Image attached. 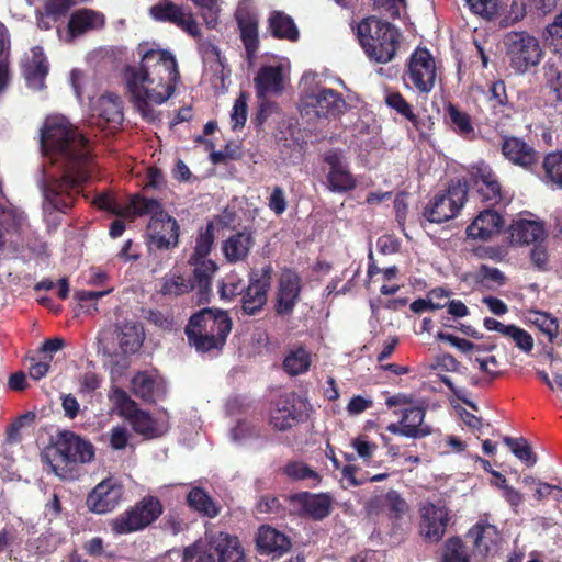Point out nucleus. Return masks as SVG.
<instances>
[{
  "mask_svg": "<svg viewBox=\"0 0 562 562\" xmlns=\"http://www.w3.org/2000/svg\"><path fill=\"white\" fill-rule=\"evenodd\" d=\"M41 148L63 171L43 183L45 212L67 214L94 171L89 139L65 116H48L41 128Z\"/></svg>",
  "mask_w": 562,
  "mask_h": 562,
  "instance_id": "obj_1",
  "label": "nucleus"
},
{
  "mask_svg": "<svg viewBox=\"0 0 562 562\" xmlns=\"http://www.w3.org/2000/svg\"><path fill=\"white\" fill-rule=\"evenodd\" d=\"M125 76L136 111L147 122L158 121L159 112L150 104H162L175 93L180 79L176 57L169 50L148 49L142 54L139 67H126Z\"/></svg>",
  "mask_w": 562,
  "mask_h": 562,
  "instance_id": "obj_2",
  "label": "nucleus"
},
{
  "mask_svg": "<svg viewBox=\"0 0 562 562\" xmlns=\"http://www.w3.org/2000/svg\"><path fill=\"white\" fill-rule=\"evenodd\" d=\"M233 328L227 311L203 307L193 313L184 327L188 344L199 353L220 352Z\"/></svg>",
  "mask_w": 562,
  "mask_h": 562,
  "instance_id": "obj_3",
  "label": "nucleus"
},
{
  "mask_svg": "<svg viewBox=\"0 0 562 562\" xmlns=\"http://www.w3.org/2000/svg\"><path fill=\"white\" fill-rule=\"evenodd\" d=\"M94 458V447L72 431H60L53 446L42 459L50 467L52 472L63 481H74L80 476L79 465Z\"/></svg>",
  "mask_w": 562,
  "mask_h": 562,
  "instance_id": "obj_4",
  "label": "nucleus"
},
{
  "mask_svg": "<svg viewBox=\"0 0 562 562\" xmlns=\"http://www.w3.org/2000/svg\"><path fill=\"white\" fill-rule=\"evenodd\" d=\"M356 35L367 57L378 64L394 59L402 37L395 25L374 15L357 24Z\"/></svg>",
  "mask_w": 562,
  "mask_h": 562,
  "instance_id": "obj_5",
  "label": "nucleus"
},
{
  "mask_svg": "<svg viewBox=\"0 0 562 562\" xmlns=\"http://www.w3.org/2000/svg\"><path fill=\"white\" fill-rule=\"evenodd\" d=\"M164 513V506L156 496L146 495L110 521L111 531L128 535L142 531L154 524Z\"/></svg>",
  "mask_w": 562,
  "mask_h": 562,
  "instance_id": "obj_6",
  "label": "nucleus"
},
{
  "mask_svg": "<svg viewBox=\"0 0 562 562\" xmlns=\"http://www.w3.org/2000/svg\"><path fill=\"white\" fill-rule=\"evenodd\" d=\"M469 184L452 179L447 189L436 194L424 207L423 216L430 223L441 224L457 217L468 200Z\"/></svg>",
  "mask_w": 562,
  "mask_h": 562,
  "instance_id": "obj_7",
  "label": "nucleus"
},
{
  "mask_svg": "<svg viewBox=\"0 0 562 562\" xmlns=\"http://www.w3.org/2000/svg\"><path fill=\"white\" fill-rule=\"evenodd\" d=\"M509 66L517 74H524L537 66L542 57L539 41L527 32H509L504 37Z\"/></svg>",
  "mask_w": 562,
  "mask_h": 562,
  "instance_id": "obj_8",
  "label": "nucleus"
},
{
  "mask_svg": "<svg viewBox=\"0 0 562 562\" xmlns=\"http://www.w3.org/2000/svg\"><path fill=\"white\" fill-rule=\"evenodd\" d=\"M437 78L436 61L427 48H417L411 55L404 71L407 88L418 93L428 94L435 87Z\"/></svg>",
  "mask_w": 562,
  "mask_h": 562,
  "instance_id": "obj_9",
  "label": "nucleus"
},
{
  "mask_svg": "<svg viewBox=\"0 0 562 562\" xmlns=\"http://www.w3.org/2000/svg\"><path fill=\"white\" fill-rule=\"evenodd\" d=\"M180 225L166 210L149 217L146 244L149 250H170L179 245Z\"/></svg>",
  "mask_w": 562,
  "mask_h": 562,
  "instance_id": "obj_10",
  "label": "nucleus"
},
{
  "mask_svg": "<svg viewBox=\"0 0 562 562\" xmlns=\"http://www.w3.org/2000/svg\"><path fill=\"white\" fill-rule=\"evenodd\" d=\"M308 418V403L295 392L279 396L271 411L270 424L279 431H286Z\"/></svg>",
  "mask_w": 562,
  "mask_h": 562,
  "instance_id": "obj_11",
  "label": "nucleus"
},
{
  "mask_svg": "<svg viewBox=\"0 0 562 562\" xmlns=\"http://www.w3.org/2000/svg\"><path fill=\"white\" fill-rule=\"evenodd\" d=\"M273 268L266 265L261 269H251L248 273V285L241 294V311L245 315H256L267 304L271 288Z\"/></svg>",
  "mask_w": 562,
  "mask_h": 562,
  "instance_id": "obj_12",
  "label": "nucleus"
},
{
  "mask_svg": "<svg viewBox=\"0 0 562 562\" xmlns=\"http://www.w3.org/2000/svg\"><path fill=\"white\" fill-rule=\"evenodd\" d=\"M470 181L480 201L494 207L505 200L503 187L496 172L485 162L473 166Z\"/></svg>",
  "mask_w": 562,
  "mask_h": 562,
  "instance_id": "obj_13",
  "label": "nucleus"
},
{
  "mask_svg": "<svg viewBox=\"0 0 562 562\" xmlns=\"http://www.w3.org/2000/svg\"><path fill=\"white\" fill-rule=\"evenodd\" d=\"M418 513L420 536L427 541L439 542L450 521L448 508L445 505L425 501L418 505Z\"/></svg>",
  "mask_w": 562,
  "mask_h": 562,
  "instance_id": "obj_14",
  "label": "nucleus"
},
{
  "mask_svg": "<svg viewBox=\"0 0 562 562\" xmlns=\"http://www.w3.org/2000/svg\"><path fill=\"white\" fill-rule=\"evenodd\" d=\"M302 278L292 269H283L278 281L274 312L279 316H290L300 301Z\"/></svg>",
  "mask_w": 562,
  "mask_h": 562,
  "instance_id": "obj_15",
  "label": "nucleus"
},
{
  "mask_svg": "<svg viewBox=\"0 0 562 562\" xmlns=\"http://www.w3.org/2000/svg\"><path fill=\"white\" fill-rule=\"evenodd\" d=\"M123 497V486L114 479H105L97 484L86 498L91 513L103 515L112 512Z\"/></svg>",
  "mask_w": 562,
  "mask_h": 562,
  "instance_id": "obj_16",
  "label": "nucleus"
},
{
  "mask_svg": "<svg viewBox=\"0 0 562 562\" xmlns=\"http://www.w3.org/2000/svg\"><path fill=\"white\" fill-rule=\"evenodd\" d=\"M501 153L510 164L526 171H533L540 161V154L535 147L517 136H503Z\"/></svg>",
  "mask_w": 562,
  "mask_h": 562,
  "instance_id": "obj_17",
  "label": "nucleus"
},
{
  "mask_svg": "<svg viewBox=\"0 0 562 562\" xmlns=\"http://www.w3.org/2000/svg\"><path fill=\"white\" fill-rule=\"evenodd\" d=\"M426 411L420 406H412L403 409L398 423H391L386 430L393 435L412 439H422L431 434V427L424 424Z\"/></svg>",
  "mask_w": 562,
  "mask_h": 562,
  "instance_id": "obj_18",
  "label": "nucleus"
},
{
  "mask_svg": "<svg viewBox=\"0 0 562 562\" xmlns=\"http://www.w3.org/2000/svg\"><path fill=\"white\" fill-rule=\"evenodd\" d=\"M291 499L300 505L304 515L316 521L328 517L334 504V498L329 493L313 494L310 492H300L294 494Z\"/></svg>",
  "mask_w": 562,
  "mask_h": 562,
  "instance_id": "obj_19",
  "label": "nucleus"
},
{
  "mask_svg": "<svg viewBox=\"0 0 562 562\" xmlns=\"http://www.w3.org/2000/svg\"><path fill=\"white\" fill-rule=\"evenodd\" d=\"M324 160L329 166L327 182L331 192H348L356 188L357 180L347 166L342 164L338 153L326 154Z\"/></svg>",
  "mask_w": 562,
  "mask_h": 562,
  "instance_id": "obj_20",
  "label": "nucleus"
},
{
  "mask_svg": "<svg viewBox=\"0 0 562 562\" xmlns=\"http://www.w3.org/2000/svg\"><path fill=\"white\" fill-rule=\"evenodd\" d=\"M114 335L121 352L125 356L138 352L145 340L143 324L137 321L116 323Z\"/></svg>",
  "mask_w": 562,
  "mask_h": 562,
  "instance_id": "obj_21",
  "label": "nucleus"
},
{
  "mask_svg": "<svg viewBox=\"0 0 562 562\" xmlns=\"http://www.w3.org/2000/svg\"><path fill=\"white\" fill-rule=\"evenodd\" d=\"M504 220L502 215L488 207L479 213L473 222L467 227L469 238L488 240L502 231Z\"/></svg>",
  "mask_w": 562,
  "mask_h": 562,
  "instance_id": "obj_22",
  "label": "nucleus"
},
{
  "mask_svg": "<svg viewBox=\"0 0 562 562\" xmlns=\"http://www.w3.org/2000/svg\"><path fill=\"white\" fill-rule=\"evenodd\" d=\"M255 245L250 231L244 229L231 235L223 241L222 250L227 262L237 263L246 261Z\"/></svg>",
  "mask_w": 562,
  "mask_h": 562,
  "instance_id": "obj_23",
  "label": "nucleus"
},
{
  "mask_svg": "<svg viewBox=\"0 0 562 562\" xmlns=\"http://www.w3.org/2000/svg\"><path fill=\"white\" fill-rule=\"evenodd\" d=\"M369 514H380L384 509L391 519H401L408 510L407 502L395 490H390L384 495L371 498L367 504Z\"/></svg>",
  "mask_w": 562,
  "mask_h": 562,
  "instance_id": "obj_24",
  "label": "nucleus"
},
{
  "mask_svg": "<svg viewBox=\"0 0 562 562\" xmlns=\"http://www.w3.org/2000/svg\"><path fill=\"white\" fill-rule=\"evenodd\" d=\"M311 105L319 117L337 116L346 108L341 93L330 88H322L311 97Z\"/></svg>",
  "mask_w": 562,
  "mask_h": 562,
  "instance_id": "obj_25",
  "label": "nucleus"
},
{
  "mask_svg": "<svg viewBox=\"0 0 562 562\" xmlns=\"http://www.w3.org/2000/svg\"><path fill=\"white\" fill-rule=\"evenodd\" d=\"M211 540L217 562H245V552L236 536L220 532Z\"/></svg>",
  "mask_w": 562,
  "mask_h": 562,
  "instance_id": "obj_26",
  "label": "nucleus"
},
{
  "mask_svg": "<svg viewBox=\"0 0 562 562\" xmlns=\"http://www.w3.org/2000/svg\"><path fill=\"white\" fill-rule=\"evenodd\" d=\"M254 82L258 98H265L269 92L279 93L283 90V70L280 66H263Z\"/></svg>",
  "mask_w": 562,
  "mask_h": 562,
  "instance_id": "obj_27",
  "label": "nucleus"
},
{
  "mask_svg": "<svg viewBox=\"0 0 562 562\" xmlns=\"http://www.w3.org/2000/svg\"><path fill=\"white\" fill-rule=\"evenodd\" d=\"M467 537L472 541L474 549L481 554H487L497 547L499 536L495 526L477 522L469 531Z\"/></svg>",
  "mask_w": 562,
  "mask_h": 562,
  "instance_id": "obj_28",
  "label": "nucleus"
},
{
  "mask_svg": "<svg viewBox=\"0 0 562 562\" xmlns=\"http://www.w3.org/2000/svg\"><path fill=\"white\" fill-rule=\"evenodd\" d=\"M257 546L261 552L282 554L291 548L290 539L270 526L259 528Z\"/></svg>",
  "mask_w": 562,
  "mask_h": 562,
  "instance_id": "obj_29",
  "label": "nucleus"
},
{
  "mask_svg": "<svg viewBox=\"0 0 562 562\" xmlns=\"http://www.w3.org/2000/svg\"><path fill=\"white\" fill-rule=\"evenodd\" d=\"M510 237L519 244H535L546 240L547 233L540 222L520 220L510 225Z\"/></svg>",
  "mask_w": 562,
  "mask_h": 562,
  "instance_id": "obj_30",
  "label": "nucleus"
},
{
  "mask_svg": "<svg viewBox=\"0 0 562 562\" xmlns=\"http://www.w3.org/2000/svg\"><path fill=\"white\" fill-rule=\"evenodd\" d=\"M268 29L271 35L278 40L296 42L300 31L294 20L283 11H272L268 19Z\"/></svg>",
  "mask_w": 562,
  "mask_h": 562,
  "instance_id": "obj_31",
  "label": "nucleus"
},
{
  "mask_svg": "<svg viewBox=\"0 0 562 562\" xmlns=\"http://www.w3.org/2000/svg\"><path fill=\"white\" fill-rule=\"evenodd\" d=\"M98 119L109 127H116L123 122V110L120 98L115 94L102 95L94 108Z\"/></svg>",
  "mask_w": 562,
  "mask_h": 562,
  "instance_id": "obj_32",
  "label": "nucleus"
},
{
  "mask_svg": "<svg viewBox=\"0 0 562 562\" xmlns=\"http://www.w3.org/2000/svg\"><path fill=\"white\" fill-rule=\"evenodd\" d=\"M236 20L246 53L249 57H252L259 48L258 20L249 12H238L236 14Z\"/></svg>",
  "mask_w": 562,
  "mask_h": 562,
  "instance_id": "obj_33",
  "label": "nucleus"
},
{
  "mask_svg": "<svg viewBox=\"0 0 562 562\" xmlns=\"http://www.w3.org/2000/svg\"><path fill=\"white\" fill-rule=\"evenodd\" d=\"M187 503L190 508L202 516L214 518L220 514V506L202 487H193L187 494Z\"/></svg>",
  "mask_w": 562,
  "mask_h": 562,
  "instance_id": "obj_34",
  "label": "nucleus"
},
{
  "mask_svg": "<svg viewBox=\"0 0 562 562\" xmlns=\"http://www.w3.org/2000/svg\"><path fill=\"white\" fill-rule=\"evenodd\" d=\"M446 110L452 130L464 139H473L475 132L471 116L453 103H449Z\"/></svg>",
  "mask_w": 562,
  "mask_h": 562,
  "instance_id": "obj_35",
  "label": "nucleus"
},
{
  "mask_svg": "<svg viewBox=\"0 0 562 562\" xmlns=\"http://www.w3.org/2000/svg\"><path fill=\"white\" fill-rule=\"evenodd\" d=\"M195 267L191 280L194 289H198L201 295L207 294L211 290V279L217 267L212 260L205 258H194Z\"/></svg>",
  "mask_w": 562,
  "mask_h": 562,
  "instance_id": "obj_36",
  "label": "nucleus"
},
{
  "mask_svg": "<svg viewBox=\"0 0 562 562\" xmlns=\"http://www.w3.org/2000/svg\"><path fill=\"white\" fill-rule=\"evenodd\" d=\"M282 473L292 481H308V487H316L322 482V476L303 461H290L283 469Z\"/></svg>",
  "mask_w": 562,
  "mask_h": 562,
  "instance_id": "obj_37",
  "label": "nucleus"
},
{
  "mask_svg": "<svg viewBox=\"0 0 562 562\" xmlns=\"http://www.w3.org/2000/svg\"><path fill=\"white\" fill-rule=\"evenodd\" d=\"M158 211H165L162 204L153 198L143 195H133L128 205L124 206V217L150 215L154 216Z\"/></svg>",
  "mask_w": 562,
  "mask_h": 562,
  "instance_id": "obj_38",
  "label": "nucleus"
},
{
  "mask_svg": "<svg viewBox=\"0 0 562 562\" xmlns=\"http://www.w3.org/2000/svg\"><path fill=\"white\" fill-rule=\"evenodd\" d=\"M558 0H514L512 4L516 18L530 15H546L553 11Z\"/></svg>",
  "mask_w": 562,
  "mask_h": 562,
  "instance_id": "obj_39",
  "label": "nucleus"
},
{
  "mask_svg": "<svg viewBox=\"0 0 562 562\" xmlns=\"http://www.w3.org/2000/svg\"><path fill=\"white\" fill-rule=\"evenodd\" d=\"M100 15L89 9L76 11L71 14L68 22V31L71 36H79L87 31L94 29L99 22Z\"/></svg>",
  "mask_w": 562,
  "mask_h": 562,
  "instance_id": "obj_40",
  "label": "nucleus"
},
{
  "mask_svg": "<svg viewBox=\"0 0 562 562\" xmlns=\"http://www.w3.org/2000/svg\"><path fill=\"white\" fill-rule=\"evenodd\" d=\"M438 562H470L467 546L461 538L450 537L443 542Z\"/></svg>",
  "mask_w": 562,
  "mask_h": 562,
  "instance_id": "obj_41",
  "label": "nucleus"
},
{
  "mask_svg": "<svg viewBox=\"0 0 562 562\" xmlns=\"http://www.w3.org/2000/svg\"><path fill=\"white\" fill-rule=\"evenodd\" d=\"M311 366V356L304 347L292 350L283 360V369L290 375L306 372Z\"/></svg>",
  "mask_w": 562,
  "mask_h": 562,
  "instance_id": "obj_42",
  "label": "nucleus"
},
{
  "mask_svg": "<svg viewBox=\"0 0 562 562\" xmlns=\"http://www.w3.org/2000/svg\"><path fill=\"white\" fill-rule=\"evenodd\" d=\"M132 390L137 397L145 402L154 403L157 393V382L151 375L138 372L132 380Z\"/></svg>",
  "mask_w": 562,
  "mask_h": 562,
  "instance_id": "obj_43",
  "label": "nucleus"
},
{
  "mask_svg": "<svg viewBox=\"0 0 562 562\" xmlns=\"http://www.w3.org/2000/svg\"><path fill=\"white\" fill-rule=\"evenodd\" d=\"M181 562H217V557L212 548V540L207 544L196 541L186 547Z\"/></svg>",
  "mask_w": 562,
  "mask_h": 562,
  "instance_id": "obj_44",
  "label": "nucleus"
},
{
  "mask_svg": "<svg viewBox=\"0 0 562 562\" xmlns=\"http://www.w3.org/2000/svg\"><path fill=\"white\" fill-rule=\"evenodd\" d=\"M182 7L171 2V1H162L149 9L150 16L159 22H169L171 24H177L180 22V18L183 14Z\"/></svg>",
  "mask_w": 562,
  "mask_h": 562,
  "instance_id": "obj_45",
  "label": "nucleus"
},
{
  "mask_svg": "<svg viewBox=\"0 0 562 562\" xmlns=\"http://www.w3.org/2000/svg\"><path fill=\"white\" fill-rule=\"evenodd\" d=\"M126 419L130 422L135 432L148 438L156 436V423L149 413L137 407L126 417Z\"/></svg>",
  "mask_w": 562,
  "mask_h": 562,
  "instance_id": "obj_46",
  "label": "nucleus"
},
{
  "mask_svg": "<svg viewBox=\"0 0 562 562\" xmlns=\"http://www.w3.org/2000/svg\"><path fill=\"white\" fill-rule=\"evenodd\" d=\"M47 74L48 65L45 58H34L23 70L27 86L37 90L44 88V80Z\"/></svg>",
  "mask_w": 562,
  "mask_h": 562,
  "instance_id": "obj_47",
  "label": "nucleus"
},
{
  "mask_svg": "<svg viewBox=\"0 0 562 562\" xmlns=\"http://www.w3.org/2000/svg\"><path fill=\"white\" fill-rule=\"evenodd\" d=\"M504 443L510 449L516 458L532 467L537 462V454L532 451L530 445L524 437L513 438L509 436L503 437Z\"/></svg>",
  "mask_w": 562,
  "mask_h": 562,
  "instance_id": "obj_48",
  "label": "nucleus"
},
{
  "mask_svg": "<svg viewBox=\"0 0 562 562\" xmlns=\"http://www.w3.org/2000/svg\"><path fill=\"white\" fill-rule=\"evenodd\" d=\"M544 178L562 189V151H552L543 158Z\"/></svg>",
  "mask_w": 562,
  "mask_h": 562,
  "instance_id": "obj_49",
  "label": "nucleus"
},
{
  "mask_svg": "<svg viewBox=\"0 0 562 562\" xmlns=\"http://www.w3.org/2000/svg\"><path fill=\"white\" fill-rule=\"evenodd\" d=\"M191 290H194V284H192L190 279H186L180 274H170L165 276L162 279L160 293L162 295L179 296Z\"/></svg>",
  "mask_w": 562,
  "mask_h": 562,
  "instance_id": "obj_50",
  "label": "nucleus"
},
{
  "mask_svg": "<svg viewBox=\"0 0 562 562\" xmlns=\"http://www.w3.org/2000/svg\"><path fill=\"white\" fill-rule=\"evenodd\" d=\"M474 280L477 284L486 289H492L494 285H504L507 278L498 268L481 265L474 274Z\"/></svg>",
  "mask_w": 562,
  "mask_h": 562,
  "instance_id": "obj_51",
  "label": "nucleus"
},
{
  "mask_svg": "<svg viewBox=\"0 0 562 562\" xmlns=\"http://www.w3.org/2000/svg\"><path fill=\"white\" fill-rule=\"evenodd\" d=\"M385 104L411 123L417 122L413 105L406 101L401 92H389L385 95Z\"/></svg>",
  "mask_w": 562,
  "mask_h": 562,
  "instance_id": "obj_52",
  "label": "nucleus"
},
{
  "mask_svg": "<svg viewBox=\"0 0 562 562\" xmlns=\"http://www.w3.org/2000/svg\"><path fill=\"white\" fill-rule=\"evenodd\" d=\"M529 321L537 326L550 340L557 336L559 323L551 314L541 311H530Z\"/></svg>",
  "mask_w": 562,
  "mask_h": 562,
  "instance_id": "obj_53",
  "label": "nucleus"
},
{
  "mask_svg": "<svg viewBox=\"0 0 562 562\" xmlns=\"http://www.w3.org/2000/svg\"><path fill=\"white\" fill-rule=\"evenodd\" d=\"M487 101L493 109L499 108L501 112H505V109L512 110L513 108L508 101L506 86L503 80H496L491 83L487 91Z\"/></svg>",
  "mask_w": 562,
  "mask_h": 562,
  "instance_id": "obj_54",
  "label": "nucleus"
},
{
  "mask_svg": "<svg viewBox=\"0 0 562 562\" xmlns=\"http://www.w3.org/2000/svg\"><path fill=\"white\" fill-rule=\"evenodd\" d=\"M215 227L213 222H209L204 228L199 232L195 240L193 258H206L214 244Z\"/></svg>",
  "mask_w": 562,
  "mask_h": 562,
  "instance_id": "obj_55",
  "label": "nucleus"
},
{
  "mask_svg": "<svg viewBox=\"0 0 562 562\" xmlns=\"http://www.w3.org/2000/svg\"><path fill=\"white\" fill-rule=\"evenodd\" d=\"M505 337L510 338L515 346L525 353H530L533 349L535 341L532 336L525 329L510 324L505 331Z\"/></svg>",
  "mask_w": 562,
  "mask_h": 562,
  "instance_id": "obj_56",
  "label": "nucleus"
},
{
  "mask_svg": "<svg viewBox=\"0 0 562 562\" xmlns=\"http://www.w3.org/2000/svg\"><path fill=\"white\" fill-rule=\"evenodd\" d=\"M92 203L102 211H106L113 215L124 217V206H121L117 203L114 193L111 191H103L98 193L94 196Z\"/></svg>",
  "mask_w": 562,
  "mask_h": 562,
  "instance_id": "obj_57",
  "label": "nucleus"
},
{
  "mask_svg": "<svg viewBox=\"0 0 562 562\" xmlns=\"http://www.w3.org/2000/svg\"><path fill=\"white\" fill-rule=\"evenodd\" d=\"M247 285L244 281L236 276H228L226 280L220 286V295L222 299L233 300L234 297L241 295Z\"/></svg>",
  "mask_w": 562,
  "mask_h": 562,
  "instance_id": "obj_58",
  "label": "nucleus"
},
{
  "mask_svg": "<svg viewBox=\"0 0 562 562\" xmlns=\"http://www.w3.org/2000/svg\"><path fill=\"white\" fill-rule=\"evenodd\" d=\"M233 130L237 131L245 126L247 120V97L244 92L235 100L231 114Z\"/></svg>",
  "mask_w": 562,
  "mask_h": 562,
  "instance_id": "obj_59",
  "label": "nucleus"
},
{
  "mask_svg": "<svg viewBox=\"0 0 562 562\" xmlns=\"http://www.w3.org/2000/svg\"><path fill=\"white\" fill-rule=\"evenodd\" d=\"M469 359L477 364L482 372L488 374L492 380L501 376L499 362L495 356H470Z\"/></svg>",
  "mask_w": 562,
  "mask_h": 562,
  "instance_id": "obj_60",
  "label": "nucleus"
},
{
  "mask_svg": "<svg viewBox=\"0 0 562 562\" xmlns=\"http://www.w3.org/2000/svg\"><path fill=\"white\" fill-rule=\"evenodd\" d=\"M351 447L357 451L359 458L364 462H368L378 449L375 442L369 441L364 435L358 436L352 439Z\"/></svg>",
  "mask_w": 562,
  "mask_h": 562,
  "instance_id": "obj_61",
  "label": "nucleus"
},
{
  "mask_svg": "<svg viewBox=\"0 0 562 562\" xmlns=\"http://www.w3.org/2000/svg\"><path fill=\"white\" fill-rule=\"evenodd\" d=\"M113 401L116 405V407L120 411V414L126 418L135 408H137V404L135 401H133L128 394L120 389L116 387L113 393Z\"/></svg>",
  "mask_w": 562,
  "mask_h": 562,
  "instance_id": "obj_62",
  "label": "nucleus"
},
{
  "mask_svg": "<svg viewBox=\"0 0 562 562\" xmlns=\"http://www.w3.org/2000/svg\"><path fill=\"white\" fill-rule=\"evenodd\" d=\"M268 206L276 215H281L286 211L288 201L281 187L276 186L272 188L271 194L268 198Z\"/></svg>",
  "mask_w": 562,
  "mask_h": 562,
  "instance_id": "obj_63",
  "label": "nucleus"
},
{
  "mask_svg": "<svg viewBox=\"0 0 562 562\" xmlns=\"http://www.w3.org/2000/svg\"><path fill=\"white\" fill-rule=\"evenodd\" d=\"M546 77L548 86L554 93L555 99L562 101V69L559 70L554 65L546 67Z\"/></svg>",
  "mask_w": 562,
  "mask_h": 562,
  "instance_id": "obj_64",
  "label": "nucleus"
}]
</instances>
